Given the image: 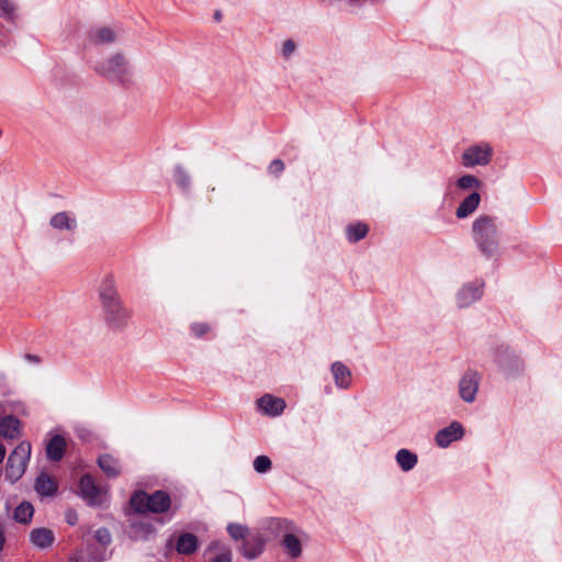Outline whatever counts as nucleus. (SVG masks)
<instances>
[{"mask_svg":"<svg viewBox=\"0 0 562 562\" xmlns=\"http://www.w3.org/2000/svg\"><path fill=\"white\" fill-rule=\"evenodd\" d=\"M472 238L485 257H494L499 251V236L496 220L487 214L479 215L471 225Z\"/></svg>","mask_w":562,"mask_h":562,"instance_id":"obj_1","label":"nucleus"},{"mask_svg":"<svg viewBox=\"0 0 562 562\" xmlns=\"http://www.w3.org/2000/svg\"><path fill=\"white\" fill-rule=\"evenodd\" d=\"M134 77L133 66L127 54L122 49H114L108 55V82L126 87Z\"/></svg>","mask_w":562,"mask_h":562,"instance_id":"obj_2","label":"nucleus"},{"mask_svg":"<svg viewBox=\"0 0 562 562\" xmlns=\"http://www.w3.org/2000/svg\"><path fill=\"white\" fill-rule=\"evenodd\" d=\"M131 505L137 513H167L172 505L171 498L168 493L164 491H156L151 494L138 491L131 497Z\"/></svg>","mask_w":562,"mask_h":562,"instance_id":"obj_3","label":"nucleus"},{"mask_svg":"<svg viewBox=\"0 0 562 562\" xmlns=\"http://www.w3.org/2000/svg\"><path fill=\"white\" fill-rule=\"evenodd\" d=\"M31 457V443L20 442L9 454L5 465V479L10 483L18 482L25 473Z\"/></svg>","mask_w":562,"mask_h":562,"instance_id":"obj_4","label":"nucleus"},{"mask_svg":"<svg viewBox=\"0 0 562 562\" xmlns=\"http://www.w3.org/2000/svg\"><path fill=\"white\" fill-rule=\"evenodd\" d=\"M308 536L301 528L291 525L280 537V547L282 552L292 560H297L302 557L304 544L307 542Z\"/></svg>","mask_w":562,"mask_h":562,"instance_id":"obj_5","label":"nucleus"},{"mask_svg":"<svg viewBox=\"0 0 562 562\" xmlns=\"http://www.w3.org/2000/svg\"><path fill=\"white\" fill-rule=\"evenodd\" d=\"M493 148L488 143H479L468 146L461 155V165L465 168L483 167L491 162Z\"/></svg>","mask_w":562,"mask_h":562,"instance_id":"obj_6","label":"nucleus"},{"mask_svg":"<svg viewBox=\"0 0 562 562\" xmlns=\"http://www.w3.org/2000/svg\"><path fill=\"white\" fill-rule=\"evenodd\" d=\"M483 293V281L473 280L465 282L454 293V305L459 310L469 308L482 299Z\"/></svg>","mask_w":562,"mask_h":562,"instance_id":"obj_7","label":"nucleus"},{"mask_svg":"<svg viewBox=\"0 0 562 562\" xmlns=\"http://www.w3.org/2000/svg\"><path fill=\"white\" fill-rule=\"evenodd\" d=\"M482 375L476 370H467L458 381V396L465 404H473L480 391Z\"/></svg>","mask_w":562,"mask_h":562,"instance_id":"obj_8","label":"nucleus"},{"mask_svg":"<svg viewBox=\"0 0 562 562\" xmlns=\"http://www.w3.org/2000/svg\"><path fill=\"white\" fill-rule=\"evenodd\" d=\"M130 319V312L123 306L115 292L108 289V328L122 330Z\"/></svg>","mask_w":562,"mask_h":562,"instance_id":"obj_9","label":"nucleus"},{"mask_svg":"<svg viewBox=\"0 0 562 562\" xmlns=\"http://www.w3.org/2000/svg\"><path fill=\"white\" fill-rule=\"evenodd\" d=\"M465 435L463 425L453 420L448 426L439 429L435 435V443L442 449L448 448L451 443L461 440Z\"/></svg>","mask_w":562,"mask_h":562,"instance_id":"obj_10","label":"nucleus"},{"mask_svg":"<svg viewBox=\"0 0 562 562\" xmlns=\"http://www.w3.org/2000/svg\"><path fill=\"white\" fill-rule=\"evenodd\" d=\"M49 226L57 232L74 234L78 228V220L71 212L60 211L50 216Z\"/></svg>","mask_w":562,"mask_h":562,"instance_id":"obj_11","label":"nucleus"},{"mask_svg":"<svg viewBox=\"0 0 562 562\" xmlns=\"http://www.w3.org/2000/svg\"><path fill=\"white\" fill-rule=\"evenodd\" d=\"M132 37L131 30L121 22H113L108 26V48L112 50L116 49L117 46L125 45Z\"/></svg>","mask_w":562,"mask_h":562,"instance_id":"obj_12","label":"nucleus"},{"mask_svg":"<svg viewBox=\"0 0 562 562\" xmlns=\"http://www.w3.org/2000/svg\"><path fill=\"white\" fill-rule=\"evenodd\" d=\"M258 409L268 416H280L286 407L285 401L271 394H265L257 400Z\"/></svg>","mask_w":562,"mask_h":562,"instance_id":"obj_13","label":"nucleus"},{"mask_svg":"<svg viewBox=\"0 0 562 562\" xmlns=\"http://www.w3.org/2000/svg\"><path fill=\"white\" fill-rule=\"evenodd\" d=\"M330 373L338 390H348L352 385L351 370L341 361H335L330 366Z\"/></svg>","mask_w":562,"mask_h":562,"instance_id":"obj_14","label":"nucleus"},{"mask_svg":"<svg viewBox=\"0 0 562 562\" xmlns=\"http://www.w3.org/2000/svg\"><path fill=\"white\" fill-rule=\"evenodd\" d=\"M79 492L89 505L95 506L101 503V491L91 475L86 474L80 479Z\"/></svg>","mask_w":562,"mask_h":562,"instance_id":"obj_15","label":"nucleus"},{"mask_svg":"<svg viewBox=\"0 0 562 562\" xmlns=\"http://www.w3.org/2000/svg\"><path fill=\"white\" fill-rule=\"evenodd\" d=\"M481 194L477 191H473L468 194L456 209V217L458 220H464L470 217L479 209L481 204Z\"/></svg>","mask_w":562,"mask_h":562,"instance_id":"obj_16","label":"nucleus"},{"mask_svg":"<svg viewBox=\"0 0 562 562\" xmlns=\"http://www.w3.org/2000/svg\"><path fill=\"white\" fill-rule=\"evenodd\" d=\"M200 547L199 539L191 532H182L176 538L175 550L181 555H191Z\"/></svg>","mask_w":562,"mask_h":562,"instance_id":"obj_17","label":"nucleus"},{"mask_svg":"<svg viewBox=\"0 0 562 562\" xmlns=\"http://www.w3.org/2000/svg\"><path fill=\"white\" fill-rule=\"evenodd\" d=\"M30 542L37 549H48L55 542V533L53 530L41 527L30 531Z\"/></svg>","mask_w":562,"mask_h":562,"instance_id":"obj_18","label":"nucleus"},{"mask_svg":"<svg viewBox=\"0 0 562 562\" xmlns=\"http://www.w3.org/2000/svg\"><path fill=\"white\" fill-rule=\"evenodd\" d=\"M265 546V539L261 536L257 535L249 539L246 538V540L240 547V552L245 558L252 560L258 558L263 552Z\"/></svg>","mask_w":562,"mask_h":562,"instance_id":"obj_19","label":"nucleus"},{"mask_svg":"<svg viewBox=\"0 0 562 562\" xmlns=\"http://www.w3.org/2000/svg\"><path fill=\"white\" fill-rule=\"evenodd\" d=\"M394 460L397 467L405 473L414 470L418 463V456L416 452L407 449L401 448L396 451L394 456Z\"/></svg>","mask_w":562,"mask_h":562,"instance_id":"obj_20","label":"nucleus"},{"mask_svg":"<svg viewBox=\"0 0 562 562\" xmlns=\"http://www.w3.org/2000/svg\"><path fill=\"white\" fill-rule=\"evenodd\" d=\"M34 487L37 494L48 497L55 495L58 484L54 476L43 472L36 477Z\"/></svg>","mask_w":562,"mask_h":562,"instance_id":"obj_21","label":"nucleus"},{"mask_svg":"<svg viewBox=\"0 0 562 562\" xmlns=\"http://www.w3.org/2000/svg\"><path fill=\"white\" fill-rule=\"evenodd\" d=\"M66 448V440L59 436L55 435L46 446V454L47 458L52 461H59L64 457Z\"/></svg>","mask_w":562,"mask_h":562,"instance_id":"obj_22","label":"nucleus"},{"mask_svg":"<svg viewBox=\"0 0 562 562\" xmlns=\"http://www.w3.org/2000/svg\"><path fill=\"white\" fill-rule=\"evenodd\" d=\"M20 422L14 416H5L0 419V436L3 438L13 439L19 436Z\"/></svg>","mask_w":562,"mask_h":562,"instance_id":"obj_23","label":"nucleus"},{"mask_svg":"<svg viewBox=\"0 0 562 562\" xmlns=\"http://www.w3.org/2000/svg\"><path fill=\"white\" fill-rule=\"evenodd\" d=\"M454 187L460 192H473L477 191L482 187V181L474 175L465 173L456 180Z\"/></svg>","mask_w":562,"mask_h":562,"instance_id":"obj_24","label":"nucleus"},{"mask_svg":"<svg viewBox=\"0 0 562 562\" xmlns=\"http://www.w3.org/2000/svg\"><path fill=\"white\" fill-rule=\"evenodd\" d=\"M19 4L15 0H0V19L9 23H15L19 20Z\"/></svg>","mask_w":562,"mask_h":562,"instance_id":"obj_25","label":"nucleus"},{"mask_svg":"<svg viewBox=\"0 0 562 562\" xmlns=\"http://www.w3.org/2000/svg\"><path fill=\"white\" fill-rule=\"evenodd\" d=\"M34 514V507L29 502H22L14 510L13 518L20 524H30Z\"/></svg>","mask_w":562,"mask_h":562,"instance_id":"obj_26","label":"nucleus"},{"mask_svg":"<svg viewBox=\"0 0 562 562\" xmlns=\"http://www.w3.org/2000/svg\"><path fill=\"white\" fill-rule=\"evenodd\" d=\"M368 226L363 223L350 224L346 228V236L350 243H357L363 239L368 234Z\"/></svg>","mask_w":562,"mask_h":562,"instance_id":"obj_27","label":"nucleus"},{"mask_svg":"<svg viewBox=\"0 0 562 562\" xmlns=\"http://www.w3.org/2000/svg\"><path fill=\"white\" fill-rule=\"evenodd\" d=\"M105 43V27L102 25L91 27L88 33L87 46L95 47Z\"/></svg>","mask_w":562,"mask_h":562,"instance_id":"obj_28","label":"nucleus"},{"mask_svg":"<svg viewBox=\"0 0 562 562\" xmlns=\"http://www.w3.org/2000/svg\"><path fill=\"white\" fill-rule=\"evenodd\" d=\"M226 530L229 535V537L235 540H246L249 533V528L246 525L237 524V522H231L227 525Z\"/></svg>","mask_w":562,"mask_h":562,"instance_id":"obj_29","label":"nucleus"},{"mask_svg":"<svg viewBox=\"0 0 562 562\" xmlns=\"http://www.w3.org/2000/svg\"><path fill=\"white\" fill-rule=\"evenodd\" d=\"M252 467L258 474H266L272 469V461L268 456H258L255 458Z\"/></svg>","mask_w":562,"mask_h":562,"instance_id":"obj_30","label":"nucleus"},{"mask_svg":"<svg viewBox=\"0 0 562 562\" xmlns=\"http://www.w3.org/2000/svg\"><path fill=\"white\" fill-rule=\"evenodd\" d=\"M173 180L181 189H188L191 182L189 173L181 166L175 168Z\"/></svg>","mask_w":562,"mask_h":562,"instance_id":"obj_31","label":"nucleus"},{"mask_svg":"<svg viewBox=\"0 0 562 562\" xmlns=\"http://www.w3.org/2000/svg\"><path fill=\"white\" fill-rule=\"evenodd\" d=\"M138 537L147 539L156 532L155 527L150 522H139L134 526Z\"/></svg>","mask_w":562,"mask_h":562,"instance_id":"obj_32","label":"nucleus"},{"mask_svg":"<svg viewBox=\"0 0 562 562\" xmlns=\"http://www.w3.org/2000/svg\"><path fill=\"white\" fill-rule=\"evenodd\" d=\"M296 50V44L293 40H285L281 46V54L284 58L291 57Z\"/></svg>","mask_w":562,"mask_h":562,"instance_id":"obj_33","label":"nucleus"},{"mask_svg":"<svg viewBox=\"0 0 562 562\" xmlns=\"http://www.w3.org/2000/svg\"><path fill=\"white\" fill-rule=\"evenodd\" d=\"M65 520L68 525L75 526L79 521V516L75 509H67L65 513Z\"/></svg>","mask_w":562,"mask_h":562,"instance_id":"obj_34","label":"nucleus"},{"mask_svg":"<svg viewBox=\"0 0 562 562\" xmlns=\"http://www.w3.org/2000/svg\"><path fill=\"white\" fill-rule=\"evenodd\" d=\"M213 562H232V552L228 549L223 550L214 558Z\"/></svg>","mask_w":562,"mask_h":562,"instance_id":"obj_35","label":"nucleus"},{"mask_svg":"<svg viewBox=\"0 0 562 562\" xmlns=\"http://www.w3.org/2000/svg\"><path fill=\"white\" fill-rule=\"evenodd\" d=\"M366 2L367 0H346V5L351 12H353L357 9L362 8Z\"/></svg>","mask_w":562,"mask_h":562,"instance_id":"obj_36","label":"nucleus"},{"mask_svg":"<svg viewBox=\"0 0 562 562\" xmlns=\"http://www.w3.org/2000/svg\"><path fill=\"white\" fill-rule=\"evenodd\" d=\"M283 169L284 164L279 159L273 160L269 166V171L271 173H280Z\"/></svg>","mask_w":562,"mask_h":562,"instance_id":"obj_37","label":"nucleus"},{"mask_svg":"<svg viewBox=\"0 0 562 562\" xmlns=\"http://www.w3.org/2000/svg\"><path fill=\"white\" fill-rule=\"evenodd\" d=\"M191 329L195 336H202L209 330V326L205 324H193Z\"/></svg>","mask_w":562,"mask_h":562,"instance_id":"obj_38","label":"nucleus"},{"mask_svg":"<svg viewBox=\"0 0 562 562\" xmlns=\"http://www.w3.org/2000/svg\"><path fill=\"white\" fill-rule=\"evenodd\" d=\"M24 359L29 362H32V363H40L41 362V358L36 355H32V353H26L24 356Z\"/></svg>","mask_w":562,"mask_h":562,"instance_id":"obj_39","label":"nucleus"},{"mask_svg":"<svg viewBox=\"0 0 562 562\" xmlns=\"http://www.w3.org/2000/svg\"><path fill=\"white\" fill-rule=\"evenodd\" d=\"M67 562H91V561H89V560L85 559V558H83V557H81V555H77V554H75V555L70 557V558L67 560Z\"/></svg>","mask_w":562,"mask_h":562,"instance_id":"obj_40","label":"nucleus"},{"mask_svg":"<svg viewBox=\"0 0 562 562\" xmlns=\"http://www.w3.org/2000/svg\"><path fill=\"white\" fill-rule=\"evenodd\" d=\"M95 539L102 543L103 542V538H104V535H103V530L102 529H99L95 531Z\"/></svg>","mask_w":562,"mask_h":562,"instance_id":"obj_41","label":"nucleus"},{"mask_svg":"<svg viewBox=\"0 0 562 562\" xmlns=\"http://www.w3.org/2000/svg\"><path fill=\"white\" fill-rule=\"evenodd\" d=\"M5 542L3 528L0 527V551L3 549Z\"/></svg>","mask_w":562,"mask_h":562,"instance_id":"obj_42","label":"nucleus"},{"mask_svg":"<svg viewBox=\"0 0 562 562\" xmlns=\"http://www.w3.org/2000/svg\"><path fill=\"white\" fill-rule=\"evenodd\" d=\"M7 450L3 445L0 443V464L3 462L5 458Z\"/></svg>","mask_w":562,"mask_h":562,"instance_id":"obj_43","label":"nucleus"},{"mask_svg":"<svg viewBox=\"0 0 562 562\" xmlns=\"http://www.w3.org/2000/svg\"><path fill=\"white\" fill-rule=\"evenodd\" d=\"M98 463L100 465L101 469H105V461L103 460L102 457H99L98 459Z\"/></svg>","mask_w":562,"mask_h":562,"instance_id":"obj_44","label":"nucleus"}]
</instances>
